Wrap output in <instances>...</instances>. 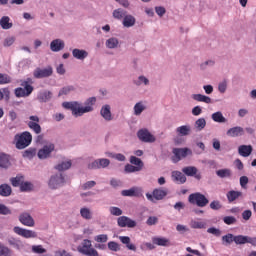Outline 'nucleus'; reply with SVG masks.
I'll return each instance as SVG.
<instances>
[{
  "mask_svg": "<svg viewBox=\"0 0 256 256\" xmlns=\"http://www.w3.org/2000/svg\"><path fill=\"white\" fill-rule=\"evenodd\" d=\"M95 103H97V98L90 97L86 100L85 107L81 106V103L77 101L63 102L62 107H64V109H69L70 111H72V115L74 117H83L85 113H91V111H93V105Z\"/></svg>",
  "mask_w": 256,
  "mask_h": 256,
  "instance_id": "nucleus-1",
  "label": "nucleus"
},
{
  "mask_svg": "<svg viewBox=\"0 0 256 256\" xmlns=\"http://www.w3.org/2000/svg\"><path fill=\"white\" fill-rule=\"evenodd\" d=\"M16 141V149H25L31 145L33 141V136L29 132H23L21 134H16L14 137Z\"/></svg>",
  "mask_w": 256,
  "mask_h": 256,
  "instance_id": "nucleus-2",
  "label": "nucleus"
},
{
  "mask_svg": "<svg viewBox=\"0 0 256 256\" xmlns=\"http://www.w3.org/2000/svg\"><path fill=\"white\" fill-rule=\"evenodd\" d=\"M188 201L191 205H197V207H207L209 205V199L199 192L190 194Z\"/></svg>",
  "mask_w": 256,
  "mask_h": 256,
  "instance_id": "nucleus-3",
  "label": "nucleus"
},
{
  "mask_svg": "<svg viewBox=\"0 0 256 256\" xmlns=\"http://www.w3.org/2000/svg\"><path fill=\"white\" fill-rule=\"evenodd\" d=\"M63 185H65V176L61 173L52 175L48 182L49 189L52 190L59 189Z\"/></svg>",
  "mask_w": 256,
  "mask_h": 256,
  "instance_id": "nucleus-4",
  "label": "nucleus"
},
{
  "mask_svg": "<svg viewBox=\"0 0 256 256\" xmlns=\"http://www.w3.org/2000/svg\"><path fill=\"white\" fill-rule=\"evenodd\" d=\"M79 252L83 255L87 256H99V252L93 248V245L91 244V240H84L82 242V247L78 248Z\"/></svg>",
  "mask_w": 256,
  "mask_h": 256,
  "instance_id": "nucleus-5",
  "label": "nucleus"
},
{
  "mask_svg": "<svg viewBox=\"0 0 256 256\" xmlns=\"http://www.w3.org/2000/svg\"><path fill=\"white\" fill-rule=\"evenodd\" d=\"M21 85L24 88L19 87L14 91L16 97H29V95L33 93V86H31L27 81L22 82Z\"/></svg>",
  "mask_w": 256,
  "mask_h": 256,
  "instance_id": "nucleus-6",
  "label": "nucleus"
},
{
  "mask_svg": "<svg viewBox=\"0 0 256 256\" xmlns=\"http://www.w3.org/2000/svg\"><path fill=\"white\" fill-rule=\"evenodd\" d=\"M53 75V67L47 66L46 68H36L33 71V77L35 79H45L47 77H51Z\"/></svg>",
  "mask_w": 256,
  "mask_h": 256,
  "instance_id": "nucleus-7",
  "label": "nucleus"
},
{
  "mask_svg": "<svg viewBox=\"0 0 256 256\" xmlns=\"http://www.w3.org/2000/svg\"><path fill=\"white\" fill-rule=\"evenodd\" d=\"M137 137L143 143H155L156 141L155 136H153V134H151V132H149V130L146 128L140 129L137 132Z\"/></svg>",
  "mask_w": 256,
  "mask_h": 256,
  "instance_id": "nucleus-8",
  "label": "nucleus"
},
{
  "mask_svg": "<svg viewBox=\"0 0 256 256\" xmlns=\"http://www.w3.org/2000/svg\"><path fill=\"white\" fill-rule=\"evenodd\" d=\"M172 153L174 155L172 157L173 163H179L181 159H185V157L191 153V150H189V148H174Z\"/></svg>",
  "mask_w": 256,
  "mask_h": 256,
  "instance_id": "nucleus-9",
  "label": "nucleus"
},
{
  "mask_svg": "<svg viewBox=\"0 0 256 256\" xmlns=\"http://www.w3.org/2000/svg\"><path fill=\"white\" fill-rule=\"evenodd\" d=\"M14 233H16V235H20V237H24L25 239H35L37 238V232L33 231V230H27L24 228H21L19 226H15L13 228Z\"/></svg>",
  "mask_w": 256,
  "mask_h": 256,
  "instance_id": "nucleus-10",
  "label": "nucleus"
},
{
  "mask_svg": "<svg viewBox=\"0 0 256 256\" xmlns=\"http://www.w3.org/2000/svg\"><path fill=\"white\" fill-rule=\"evenodd\" d=\"M55 151V144H48L43 146L42 149L38 151V158L39 159H49L51 157V153Z\"/></svg>",
  "mask_w": 256,
  "mask_h": 256,
  "instance_id": "nucleus-11",
  "label": "nucleus"
},
{
  "mask_svg": "<svg viewBox=\"0 0 256 256\" xmlns=\"http://www.w3.org/2000/svg\"><path fill=\"white\" fill-rule=\"evenodd\" d=\"M123 197H143V189L140 187H132L128 190H122Z\"/></svg>",
  "mask_w": 256,
  "mask_h": 256,
  "instance_id": "nucleus-12",
  "label": "nucleus"
},
{
  "mask_svg": "<svg viewBox=\"0 0 256 256\" xmlns=\"http://www.w3.org/2000/svg\"><path fill=\"white\" fill-rule=\"evenodd\" d=\"M117 223L119 227H130L131 229H133V227H137V222L127 216L119 217Z\"/></svg>",
  "mask_w": 256,
  "mask_h": 256,
  "instance_id": "nucleus-13",
  "label": "nucleus"
},
{
  "mask_svg": "<svg viewBox=\"0 0 256 256\" xmlns=\"http://www.w3.org/2000/svg\"><path fill=\"white\" fill-rule=\"evenodd\" d=\"M30 121L28 122V127L36 133V135H39L41 133V125H39V116H30Z\"/></svg>",
  "mask_w": 256,
  "mask_h": 256,
  "instance_id": "nucleus-14",
  "label": "nucleus"
},
{
  "mask_svg": "<svg viewBox=\"0 0 256 256\" xmlns=\"http://www.w3.org/2000/svg\"><path fill=\"white\" fill-rule=\"evenodd\" d=\"M20 223L26 227H35V220L29 215V213H23L19 217Z\"/></svg>",
  "mask_w": 256,
  "mask_h": 256,
  "instance_id": "nucleus-15",
  "label": "nucleus"
},
{
  "mask_svg": "<svg viewBox=\"0 0 256 256\" xmlns=\"http://www.w3.org/2000/svg\"><path fill=\"white\" fill-rule=\"evenodd\" d=\"M100 115L105 121H113V114L111 113V106L109 104L102 106Z\"/></svg>",
  "mask_w": 256,
  "mask_h": 256,
  "instance_id": "nucleus-16",
  "label": "nucleus"
},
{
  "mask_svg": "<svg viewBox=\"0 0 256 256\" xmlns=\"http://www.w3.org/2000/svg\"><path fill=\"white\" fill-rule=\"evenodd\" d=\"M226 135L228 137H241L245 135V130L241 126H236L227 130Z\"/></svg>",
  "mask_w": 256,
  "mask_h": 256,
  "instance_id": "nucleus-17",
  "label": "nucleus"
},
{
  "mask_svg": "<svg viewBox=\"0 0 256 256\" xmlns=\"http://www.w3.org/2000/svg\"><path fill=\"white\" fill-rule=\"evenodd\" d=\"M53 98V93L48 90H43L38 93L37 99L40 103H47Z\"/></svg>",
  "mask_w": 256,
  "mask_h": 256,
  "instance_id": "nucleus-18",
  "label": "nucleus"
},
{
  "mask_svg": "<svg viewBox=\"0 0 256 256\" xmlns=\"http://www.w3.org/2000/svg\"><path fill=\"white\" fill-rule=\"evenodd\" d=\"M50 49L54 53L62 51V49H65V42L61 39H55L50 43Z\"/></svg>",
  "mask_w": 256,
  "mask_h": 256,
  "instance_id": "nucleus-19",
  "label": "nucleus"
},
{
  "mask_svg": "<svg viewBox=\"0 0 256 256\" xmlns=\"http://www.w3.org/2000/svg\"><path fill=\"white\" fill-rule=\"evenodd\" d=\"M72 55L74 59H79V61H83L87 59V57H89V52H87V50L75 48L72 50Z\"/></svg>",
  "mask_w": 256,
  "mask_h": 256,
  "instance_id": "nucleus-20",
  "label": "nucleus"
},
{
  "mask_svg": "<svg viewBox=\"0 0 256 256\" xmlns=\"http://www.w3.org/2000/svg\"><path fill=\"white\" fill-rule=\"evenodd\" d=\"M168 193L167 189L156 188L153 190V197L156 201H161L167 197Z\"/></svg>",
  "mask_w": 256,
  "mask_h": 256,
  "instance_id": "nucleus-21",
  "label": "nucleus"
},
{
  "mask_svg": "<svg viewBox=\"0 0 256 256\" xmlns=\"http://www.w3.org/2000/svg\"><path fill=\"white\" fill-rule=\"evenodd\" d=\"M172 181L175 183H179L180 185H183L187 181V177L185 174H182L181 171H173L172 172Z\"/></svg>",
  "mask_w": 256,
  "mask_h": 256,
  "instance_id": "nucleus-22",
  "label": "nucleus"
},
{
  "mask_svg": "<svg viewBox=\"0 0 256 256\" xmlns=\"http://www.w3.org/2000/svg\"><path fill=\"white\" fill-rule=\"evenodd\" d=\"M191 97L194 101H198L199 103H206L207 105L213 103L211 97L203 94H192Z\"/></svg>",
  "mask_w": 256,
  "mask_h": 256,
  "instance_id": "nucleus-23",
  "label": "nucleus"
},
{
  "mask_svg": "<svg viewBox=\"0 0 256 256\" xmlns=\"http://www.w3.org/2000/svg\"><path fill=\"white\" fill-rule=\"evenodd\" d=\"M238 153L241 157H249L251 153H253V146L252 145H241L238 148Z\"/></svg>",
  "mask_w": 256,
  "mask_h": 256,
  "instance_id": "nucleus-24",
  "label": "nucleus"
},
{
  "mask_svg": "<svg viewBox=\"0 0 256 256\" xmlns=\"http://www.w3.org/2000/svg\"><path fill=\"white\" fill-rule=\"evenodd\" d=\"M176 133L179 137H187L191 135V125H183L176 128Z\"/></svg>",
  "mask_w": 256,
  "mask_h": 256,
  "instance_id": "nucleus-25",
  "label": "nucleus"
},
{
  "mask_svg": "<svg viewBox=\"0 0 256 256\" xmlns=\"http://www.w3.org/2000/svg\"><path fill=\"white\" fill-rule=\"evenodd\" d=\"M152 243L160 247H169V245H171V242L169 241V239L163 238V237H153Z\"/></svg>",
  "mask_w": 256,
  "mask_h": 256,
  "instance_id": "nucleus-26",
  "label": "nucleus"
},
{
  "mask_svg": "<svg viewBox=\"0 0 256 256\" xmlns=\"http://www.w3.org/2000/svg\"><path fill=\"white\" fill-rule=\"evenodd\" d=\"M119 239L121 243H123V245H126L129 251H137V247L135 246V244L131 243V238L129 236H119Z\"/></svg>",
  "mask_w": 256,
  "mask_h": 256,
  "instance_id": "nucleus-27",
  "label": "nucleus"
},
{
  "mask_svg": "<svg viewBox=\"0 0 256 256\" xmlns=\"http://www.w3.org/2000/svg\"><path fill=\"white\" fill-rule=\"evenodd\" d=\"M217 177L220 179H230L233 176V172L229 168L219 169L216 171Z\"/></svg>",
  "mask_w": 256,
  "mask_h": 256,
  "instance_id": "nucleus-28",
  "label": "nucleus"
},
{
  "mask_svg": "<svg viewBox=\"0 0 256 256\" xmlns=\"http://www.w3.org/2000/svg\"><path fill=\"white\" fill-rule=\"evenodd\" d=\"M0 167L2 169H9V167H11V161H9V155L0 153Z\"/></svg>",
  "mask_w": 256,
  "mask_h": 256,
  "instance_id": "nucleus-29",
  "label": "nucleus"
},
{
  "mask_svg": "<svg viewBox=\"0 0 256 256\" xmlns=\"http://www.w3.org/2000/svg\"><path fill=\"white\" fill-rule=\"evenodd\" d=\"M136 22L137 20L135 19V16L126 14L123 18L122 25L129 28V27H133Z\"/></svg>",
  "mask_w": 256,
  "mask_h": 256,
  "instance_id": "nucleus-30",
  "label": "nucleus"
},
{
  "mask_svg": "<svg viewBox=\"0 0 256 256\" xmlns=\"http://www.w3.org/2000/svg\"><path fill=\"white\" fill-rule=\"evenodd\" d=\"M13 193V190L11 189V186L8 184H2L0 185V196L1 197H9Z\"/></svg>",
  "mask_w": 256,
  "mask_h": 256,
  "instance_id": "nucleus-31",
  "label": "nucleus"
},
{
  "mask_svg": "<svg viewBox=\"0 0 256 256\" xmlns=\"http://www.w3.org/2000/svg\"><path fill=\"white\" fill-rule=\"evenodd\" d=\"M80 215L86 221H91V219H93V212H91V209L86 207L80 209Z\"/></svg>",
  "mask_w": 256,
  "mask_h": 256,
  "instance_id": "nucleus-32",
  "label": "nucleus"
},
{
  "mask_svg": "<svg viewBox=\"0 0 256 256\" xmlns=\"http://www.w3.org/2000/svg\"><path fill=\"white\" fill-rule=\"evenodd\" d=\"M241 195H243V193L239 192V191H229L226 194V197L229 201V203H233V201H237V199H239V197H241Z\"/></svg>",
  "mask_w": 256,
  "mask_h": 256,
  "instance_id": "nucleus-33",
  "label": "nucleus"
},
{
  "mask_svg": "<svg viewBox=\"0 0 256 256\" xmlns=\"http://www.w3.org/2000/svg\"><path fill=\"white\" fill-rule=\"evenodd\" d=\"M197 167L195 166H187L182 169V173L186 174L187 177H195L197 175Z\"/></svg>",
  "mask_w": 256,
  "mask_h": 256,
  "instance_id": "nucleus-34",
  "label": "nucleus"
},
{
  "mask_svg": "<svg viewBox=\"0 0 256 256\" xmlns=\"http://www.w3.org/2000/svg\"><path fill=\"white\" fill-rule=\"evenodd\" d=\"M107 49H117L119 47V39L115 37H111L106 40Z\"/></svg>",
  "mask_w": 256,
  "mask_h": 256,
  "instance_id": "nucleus-35",
  "label": "nucleus"
},
{
  "mask_svg": "<svg viewBox=\"0 0 256 256\" xmlns=\"http://www.w3.org/2000/svg\"><path fill=\"white\" fill-rule=\"evenodd\" d=\"M130 163H131V165L139 167L140 170H142V171H143V168L145 167V163H143L141 161V158H137V156H131L130 157Z\"/></svg>",
  "mask_w": 256,
  "mask_h": 256,
  "instance_id": "nucleus-36",
  "label": "nucleus"
},
{
  "mask_svg": "<svg viewBox=\"0 0 256 256\" xmlns=\"http://www.w3.org/2000/svg\"><path fill=\"white\" fill-rule=\"evenodd\" d=\"M212 119L215 123H227V118L223 116V113L216 112L212 114Z\"/></svg>",
  "mask_w": 256,
  "mask_h": 256,
  "instance_id": "nucleus-37",
  "label": "nucleus"
},
{
  "mask_svg": "<svg viewBox=\"0 0 256 256\" xmlns=\"http://www.w3.org/2000/svg\"><path fill=\"white\" fill-rule=\"evenodd\" d=\"M0 256H13V250L5 246V244L0 243Z\"/></svg>",
  "mask_w": 256,
  "mask_h": 256,
  "instance_id": "nucleus-38",
  "label": "nucleus"
},
{
  "mask_svg": "<svg viewBox=\"0 0 256 256\" xmlns=\"http://www.w3.org/2000/svg\"><path fill=\"white\" fill-rule=\"evenodd\" d=\"M9 21H11V19L8 16H3L0 19L2 29H11V27H13V23H9Z\"/></svg>",
  "mask_w": 256,
  "mask_h": 256,
  "instance_id": "nucleus-39",
  "label": "nucleus"
},
{
  "mask_svg": "<svg viewBox=\"0 0 256 256\" xmlns=\"http://www.w3.org/2000/svg\"><path fill=\"white\" fill-rule=\"evenodd\" d=\"M222 243L223 245H231V243H235V235L228 233L222 236Z\"/></svg>",
  "mask_w": 256,
  "mask_h": 256,
  "instance_id": "nucleus-40",
  "label": "nucleus"
},
{
  "mask_svg": "<svg viewBox=\"0 0 256 256\" xmlns=\"http://www.w3.org/2000/svg\"><path fill=\"white\" fill-rule=\"evenodd\" d=\"M207 126V121L205 118H199L195 121L194 127L197 129V131H203L205 127Z\"/></svg>",
  "mask_w": 256,
  "mask_h": 256,
  "instance_id": "nucleus-41",
  "label": "nucleus"
},
{
  "mask_svg": "<svg viewBox=\"0 0 256 256\" xmlns=\"http://www.w3.org/2000/svg\"><path fill=\"white\" fill-rule=\"evenodd\" d=\"M35 155H37V149L28 148L23 152L22 157H25L26 159H33Z\"/></svg>",
  "mask_w": 256,
  "mask_h": 256,
  "instance_id": "nucleus-42",
  "label": "nucleus"
},
{
  "mask_svg": "<svg viewBox=\"0 0 256 256\" xmlns=\"http://www.w3.org/2000/svg\"><path fill=\"white\" fill-rule=\"evenodd\" d=\"M71 165V160H69L56 165L55 169H57V171H67V169H71Z\"/></svg>",
  "mask_w": 256,
  "mask_h": 256,
  "instance_id": "nucleus-43",
  "label": "nucleus"
},
{
  "mask_svg": "<svg viewBox=\"0 0 256 256\" xmlns=\"http://www.w3.org/2000/svg\"><path fill=\"white\" fill-rule=\"evenodd\" d=\"M126 15H127V12L121 8H118L113 11L114 19L121 20V19H124Z\"/></svg>",
  "mask_w": 256,
  "mask_h": 256,
  "instance_id": "nucleus-44",
  "label": "nucleus"
},
{
  "mask_svg": "<svg viewBox=\"0 0 256 256\" xmlns=\"http://www.w3.org/2000/svg\"><path fill=\"white\" fill-rule=\"evenodd\" d=\"M146 107L145 104H143V102H138L135 104L134 106V115H141V113H143L145 111Z\"/></svg>",
  "mask_w": 256,
  "mask_h": 256,
  "instance_id": "nucleus-45",
  "label": "nucleus"
},
{
  "mask_svg": "<svg viewBox=\"0 0 256 256\" xmlns=\"http://www.w3.org/2000/svg\"><path fill=\"white\" fill-rule=\"evenodd\" d=\"M125 173H138L139 171H142L140 167H137L133 164H126L124 167Z\"/></svg>",
  "mask_w": 256,
  "mask_h": 256,
  "instance_id": "nucleus-46",
  "label": "nucleus"
},
{
  "mask_svg": "<svg viewBox=\"0 0 256 256\" xmlns=\"http://www.w3.org/2000/svg\"><path fill=\"white\" fill-rule=\"evenodd\" d=\"M75 91V86H64L58 93V97H62V95H69V93H73Z\"/></svg>",
  "mask_w": 256,
  "mask_h": 256,
  "instance_id": "nucleus-47",
  "label": "nucleus"
},
{
  "mask_svg": "<svg viewBox=\"0 0 256 256\" xmlns=\"http://www.w3.org/2000/svg\"><path fill=\"white\" fill-rule=\"evenodd\" d=\"M13 79L9 74H3L0 73V85H9V83H12Z\"/></svg>",
  "mask_w": 256,
  "mask_h": 256,
  "instance_id": "nucleus-48",
  "label": "nucleus"
},
{
  "mask_svg": "<svg viewBox=\"0 0 256 256\" xmlns=\"http://www.w3.org/2000/svg\"><path fill=\"white\" fill-rule=\"evenodd\" d=\"M234 243L236 245H245V244H247V236H243V235L234 236Z\"/></svg>",
  "mask_w": 256,
  "mask_h": 256,
  "instance_id": "nucleus-49",
  "label": "nucleus"
},
{
  "mask_svg": "<svg viewBox=\"0 0 256 256\" xmlns=\"http://www.w3.org/2000/svg\"><path fill=\"white\" fill-rule=\"evenodd\" d=\"M149 85V79L145 76H139L137 80H134V85H137V87L141 85Z\"/></svg>",
  "mask_w": 256,
  "mask_h": 256,
  "instance_id": "nucleus-50",
  "label": "nucleus"
},
{
  "mask_svg": "<svg viewBox=\"0 0 256 256\" xmlns=\"http://www.w3.org/2000/svg\"><path fill=\"white\" fill-rule=\"evenodd\" d=\"M190 227L192 229H205L207 227V223L199 222V221H192L190 223Z\"/></svg>",
  "mask_w": 256,
  "mask_h": 256,
  "instance_id": "nucleus-51",
  "label": "nucleus"
},
{
  "mask_svg": "<svg viewBox=\"0 0 256 256\" xmlns=\"http://www.w3.org/2000/svg\"><path fill=\"white\" fill-rule=\"evenodd\" d=\"M110 164H111V161L107 158L98 159L99 169H105L106 167H109Z\"/></svg>",
  "mask_w": 256,
  "mask_h": 256,
  "instance_id": "nucleus-52",
  "label": "nucleus"
},
{
  "mask_svg": "<svg viewBox=\"0 0 256 256\" xmlns=\"http://www.w3.org/2000/svg\"><path fill=\"white\" fill-rule=\"evenodd\" d=\"M108 249L110 251L117 252V251H121V246L119 245V243H117L115 241H110V242H108Z\"/></svg>",
  "mask_w": 256,
  "mask_h": 256,
  "instance_id": "nucleus-53",
  "label": "nucleus"
},
{
  "mask_svg": "<svg viewBox=\"0 0 256 256\" xmlns=\"http://www.w3.org/2000/svg\"><path fill=\"white\" fill-rule=\"evenodd\" d=\"M8 245H10L11 247H14V249H19L21 245V241L14 237H11L8 239Z\"/></svg>",
  "mask_w": 256,
  "mask_h": 256,
  "instance_id": "nucleus-54",
  "label": "nucleus"
},
{
  "mask_svg": "<svg viewBox=\"0 0 256 256\" xmlns=\"http://www.w3.org/2000/svg\"><path fill=\"white\" fill-rule=\"evenodd\" d=\"M96 243H107L109 241V236L107 234H100L94 237Z\"/></svg>",
  "mask_w": 256,
  "mask_h": 256,
  "instance_id": "nucleus-55",
  "label": "nucleus"
},
{
  "mask_svg": "<svg viewBox=\"0 0 256 256\" xmlns=\"http://www.w3.org/2000/svg\"><path fill=\"white\" fill-rule=\"evenodd\" d=\"M109 211L111 215H114V217H120V215H123V210H121L119 207L112 206L109 208Z\"/></svg>",
  "mask_w": 256,
  "mask_h": 256,
  "instance_id": "nucleus-56",
  "label": "nucleus"
},
{
  "mask_svg": "<svg viewBox=\"0 0 256 256\" xmlns=\"http://www.w3.org/2000/svg\"><path fill=\"white\" fill-rule=\"evenodd\" d=\"M10 181L13 187H19V186L21 187V185L23 184V176L21 177L17 176L15 178H11Z\"/></svg>",
  "mask_w": 256,
  "mask_h": 256,
  "instance_id": "nucleus-57",
  "label": "nucleus"
},
{
  "mask_svg": "<svg viewBox=\"0 0 256 256\" xmlns=\"http://www.w3.org/2000/svg\"><path fill=\"white\" fill-rule=\"evenodd\" d=\"M223 221L226 225H235V223H237V218L234 216H226L223 218Z\"/></svg>",
  "mask_w": 256,
  "mask_h": 256,
  "instance_id": "nucleus-58",
  "label": "nucleus"
},
{
  "mask_svg": "<svg viewBox=\"0 0 256 256\" xmlns=\"http://www.w3.org/2000/svg\"><path fill=\"white\" fill-rule=\"evenodd\" d=\"M32 251L33 253H38L39 255L43 253H47V250L43 248V246L38 245V246H32Z\"/></svg>",
  "mask_w": 256,
  "mask_h": 256,
  "instance_id": "nucleus-59",
  "label": "nucleus"
},
{
  "mask_svg": "<svg viewBox=\"0 0 256 256\" xmlns=\"http://www.w3.org/2000/svg\"><path fill=\"white\" fill-rule=\"evenodd\" d=\"M110 185L111 187H113L114 189H117V187H123V182L121 180H117L115 178H112L110 180Z\"/></svg>",
  "mask_w": 256,
  "mask_h": 256,
  "instance_id": "nucleus-60",
  "label": "nucleus"
},
{
  "mask_svg": "<svg viewBox=\"0 0 256 256\" xmlns=\"http://www.w3.org/2000/svg\"><path fill=\"white\" fill-rule=\"evenodd\" d=\"M97 185V182L95 181H88L82 185V189L84 191H87V189H93Z\"/></svg>",
  "mask_w": 256,
  "mask_h": 256,
  "instance_id": "nucleus-61",
  "label": "nucleus"
},
{
  "mask_svg": "<svg viewBox=\"0 0 256 256\" xmlns=\"http://www.w3.org/2000/svg\"><path fill=\"white\" fill-rule=\"evenodd\" d=\"M31 189H33V184H31L30 182H22L20 186L21 191H31Z\"/></svg>",
  "mask_w": 256,
  "mask_h": 256,
  "instance_id": "nucleus-62",
  "label": "nucleus"
},
{
  "mask_svg": "<svg viewBox=\"0 0 256 256\" xmlns=\"http://www.w3.org/2000/svg\"><path fill=\"white\" fill-rule=\"evenodd\" d=\"M108 157H112L113 159H117V161H125V155L118 153V154H113V153H108Z\"/></svg>",
  "mask_w": 256,
  "mask_h": 256,
  "instance_id": "nucleus-63",
  "label": "nucleus"
},
{
  "mask_svg": "<svg viewBox=\"0 0 256 256\" xmlns=\"http://www.w3.org/2000/svg\"><path fill=\"white\" fill-rule=\"evenodd\" d=\"M0 215H11V210L7 206L0 204Z\"/></svg>",
  "mask_w": 256,
  "mask_h": 256,
  "instance_id": "nucleus-64",
  "label": "nucleus"
}]
</instances>
